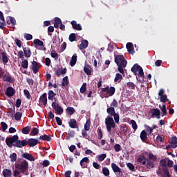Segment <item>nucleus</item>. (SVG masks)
I'll use <instances>...</instances> for the list:
<instances>
[{"instance_id":"obj_1","label":"nucleus","mask_w":177,"mask_h":177,"mask_svg":"<svg viewBox=\"0 0 177 177\" xmlns=\"http://www.w3.org/2000/svg\"><path fill=\"white\" fill-rule=\"evenodd\" d=\"M6 144L8 147H17L18 149H21V147H24L25 146H30V147H34V146H37L38 145V140L35 138H30L27 140H19L18 135H14L12 137H8L6 139Z\"/></svg>"},{"instance_id":"obj_2","label":"nucleus","mask_w":177,"mask_h":177,"mask_svg":"<svg viewBox=\"0 0 177 177\" xmlns=\"http://www.w3.org/2000/svg\"><path fill=\"white\" fill-rule=\"evenodd\" d=\"M105 125L109 133L111 134V130L115 129V122H114V119L111 116H107L105 119Z\"/></svg>"},{"instance_id":"obj_3","label":"nucleus","mask_w":177,"mask_h":177,"mask_svg":"<svg viewBox=\"0 0 177 177\" xmlns=\"http://www.w3.org/2000/svg\"><path fill=\"white\" fill-rule=\"evenodd\" d=\"M106 113L109 114L108 117H113L114 121L116 124L120 122V115L115 113V109L113 106L107 105Z\"/></svg>"},{"instance_id":"obj_4","label":"nucleus","mask_w":177,"mask_h":177,"mask_svg":"<svg viewBox=\"0 0 177 177\" xmlns=\"http://www.w3.org/2000/svg\"><path fill=\"white\" fill-rule=\"evenodd\" d=\"M15 168L20 171L21 174H26L28 171V162L24 160L15 165Z\"/></svg>"},{"instance_id":"obj_5","label":"nucleus","mask_w":177,"mask_h":177,"mask_svg":"<svg viewBox=\"0 0 177 177\" xmlns=\"http://www.w3.org/2000/svg\"><path fill=\"white\" fill-rule=\"evenodd\" d=\"M115 63L117 66H122L123 67H127L128 62L125 59L124 55H118L115 56Z\"/></svg>"},{"instance_id":"obj_6","label":"nucleus","mask_w":177,"mask_h":177,"mask_svg":"<svg viewBox=\"0 0 177 177\" xmlns=\"http://www.w3.org/2000/svg\"><path fill=\"white\" fill-rule=\"evenodd\" d=\"M131 70L135 75H136L138 71V74H139L138 77H140V78H143L145 77V73L143 72V68L139 64H134Z\"/></svg>"},{"instance_id":"obj_7","label":"nucleus","mask_w":177,"mask_h":177,"mask_svg":"<svg viewBox=\"0 0 177 177\" xmlns=\"http://www.w3.org/2000/svg\"><path fill=\"white\" fill-rule=\"evenodd\" d=\"M101 92L104 93L106 92L108 96H113L115 93V87L113 86H107L105 88H102L101 89Z\"/></svg>"},{"instance_id":"obj_8","label":"nucleus","mask_w":177,"mask_h":177,"mask_svg":"<svg viewBox=\"0 0 177 177\" xmlns=\"http://www.w3.org/2000/svg\"><path fill=\"white\" fill-rule=\"evenodd\" d=\"M52 107L55 111V113L58 115L63 114V108L62 106H59V104H57L56 102H53L52 103Z\"/></svg>"},{"instance_id":"obj_9","label":"nucleus","mask_w":177,"mask_h":177,"mask_svg":"<svg viewBox=\"0 0 177 177\" xmlns=\"http://www.w3.org/2000/svg\"><path fill=\"white\" fill-rule=\"evenodd\" d=\"M3 81H4V82H10V84H15V82L16 81L15 80V78L12 77V76L10 75V74H5L3 76Z\"/></svg>"},{"instance_id":"obj_10","label":"nucleus","mask_w":177,"mask_h":177,"mask_svg":"<svg viewBox=\"0 0 177 177\" xmlns=\"http://www.w3.org/2000/svg\"><path fill=\"white\" fill-rule=\"evenodd\" d=\"M151 113H152V115L151 117H156L158 120H160L161 118V111L158 109H151Z\"/></svg>"},{"instance_id":"obj_11","label":"nucleus","mask_w":177,"mask_h":177,"mask_svg":"<svg viewBox=\"0 0 177 177\" xmlns=\"http://www.w3.org/2000/svg\"><path fill=\"white\" fill-rule=\"evenodd\" d=\"M165 91L164 89H160L158 93V96H160V100L162 103H165L168 100V97L167 95H164Z\"/></svg>"},{"instance_id":"obj_12","label":"nucleus","mask_w":177,"mask_h":177,"mask_svg":"<svg viewBox=\"0 0 177 177\" xmlns=\"http://www.w3.org/2000/svg\"><path fill=\"white\" fill-rule=\"evenodd\" d=\"M16 93V91H15V88L12 86H9L7 88L5 95L8 96V97H12Z\"/></svg>"},{"instance_id":"obj_13","label":"nucleus","mask_w":177,"mask_h":177,"mask_svg":"<svg viewBox=\"0 0 177 177\" xmlns=\"http://www.w3.org/2000/svg\"><path fill=\"white\" fill-rule=\"evenodd\" d=\"M39 103H42L44 107L48 104V95L46 93H43L42 95H41L39 98Z\"/></svg>"},{"instance_id":"obj_14","label":"nucleus","mask_w":177,"mask_h":177,"mask_svg":"<svg viewBox=\"0 0 177 177\" xmlns=\"http://www.w3.org/2000/svg\"><path fill=\"white\" fill-rule=\"evenodd\" d=\"M32 71L34 74H37L39 71V65L37 62H32Z\"/></svg>"},{"instance_id":"obj_15","label":"nucleus","mask_w":177,"mask_h":177,"mask_svg":"<svg viewBox=\"0 0 177 177\" xmlns=\"http://www.w3.org/2000/svg\"><path fill=\"white\" fill-rule=\"evenodd\" d=\"M66 73H67V68H59L56 69L55 74L56 75L57 77H60V75H64Z\"/></svg>"},{"instance_id":"obj_16","label":"nucleus","mask_w":177,"mask_h":177,"mask_svg":"<svg viewBox=\"0 0 177 177\" xmlns=\"http://www.w3.org/2000/svg\"><path fill=\"white\" fill-rule=\"evenodd\" d=\"M68 125L70 128H72V129H79L78 124L77 123V120L75 119H71L68 122Z\"/></svg>"},{"instance_id":"obj_17","label":"nucleus","mask_w":177,"mask_h":177,"mask_svg":"<svg viewBox=\"0 0 177 177\" xmlns=\"http://www.w3.org/2000/svg\"><path fill=\"white\" fill-rule=\"evenodd\" d=\"M71 24L72 25L73 30H77V31H81L82 30V26H81V24H77V21H72Z\"/></svg>"},{"instance_id":"obj_18","label":"nucleus","mask_w":177,"mask_h":177,"mask_svg":"<svg viewBox=\"0 0 177 177\" xmlns=\"http://www.w3.org/2000/svg\"><path fill=\"white\" fill-rule=\"evenodd\" d=\"M24 50V55L25 57H27L28 59L29 57H31V49L30 47H23Z\"/></svg>"},{"instance_id":"obj_19","label":"nucleus","mask_w":177,"mask_h":177,"mask_svg":"<svg viewBox=\"0 0 177 177\" xmlns=\"http://www.w3.org/2000/svg\"><path fill=\"white\" fill-rule=\"evenodd\" d=\"M88 162H89V158L84 157L80 160V165L82 168H86Z\"/></svg>"},{"instance_id":"obj_20","label":"nucleus","mask_w":177,"mask_h":177,"mask_svg":"<svg viewBox=\"0 0 177 177\" xmlns=\"http://www.w3.org/2000/svg\"><path fill=\"white\" fill-rule=\"evenodd\" d=\"M22 157L23 158H26V160H28V161H35L34 156L28 153H23Z\"/></svg>"},{"instance_id":"obj_21","label":"nucleus","mask_w":177,"mask_h":177,"mask_svg":"<svg viewBox=\"0 0 177 177\" xmlns=\"http://www.w3.org/2000/svg\"><path fill=\"white\" fill-rule=\"evenodd\" d=\"M55 96H56V93L53 92V91L52 90L48 91V100H55V102H56V97H55Z\"/></svg>"},{"instance_id":"obj_22","label":"nucleus","mask_w":177,"mask_h":177,"mask_svg":"<svg viewBox=\"0 0 177 177\" xmlns=\"http://www.w3.org/2000/svg\"><path fill=\"white\" fill-rule=\"evenodd\" d=\"M111 168L115 174H117V172H119V174H121L122 172L121 171V169L114 162L111 163Z\"/></svg>"},{"instance_id":"obj_23","label":"nucleus","mask_w":177,"mask_h":177,"mask_svg":"<svg viewBox=\"0 0 177 177\" xmlns=\"http://www.w3.org/2000/svg\"><path fill=\"white\" fill-rule=\"evenodd\" d=\"M88 45H89V42H88V40L83 39L80 45V49H86V48H88Z\"/></svg>"},{"instance_id":"obj_24","label":"nucleus","mask_w":177,"mask_h":177,"mask_svg":"<svg viewBox=\"0 0 177 177\" xmlns=\"http://www.w3.org/2000/svg\"><path fill=\"white\" fill-rule=\"evenodd\" d=\"M78 56H77V53L73 54L70 61V64L71 67H74L75 64H77V59Z\"/></svg>"},{"instance_id":"obj_25","label":"nucleus","mask_w":177,"mask_h":177,"mask_svg":"<svg viewBox=\"0 0 177 177\" xmlns=\"http://www.w3.org/2000/svg\"><path fill=\"white\" fill-rule=\"evenodd\" d=\"M147 132H146L145 130H143L140 133V138L142 142H146V140H147Z\"/></svg>"},{"instance_id":"obj_26","label":"nucleus","mask_w":177,"mask_h":177,"mask_svg":"<svg viewBox=\"0 0 177 177\" xmlns=\"http://www.w3.org/2000/svg\"><path fill=\"white\" fill-rule=\"evenodd\" d=\"M2 174H3V176L4 177H12V171H10V169H4L3 170Z\"/></svg>"},{"instance_id":"obj_27","label":"nucleus","mask_w":177,"mask_h":177,"mask_svg":"<svg viewBox=\"0 0 177 177\" xmlns=\"http://www.w3.org/2000/svg\"><path fill=\"white\" fill-rule=\"evenodd\" d=\"M169 143L172 145L173 149H176L177 147V138L176 136L172 137L169 140Z\"/></svg>"},{"instance_id":"obj_28","label":"nucleus","mask_w":177,"mask_h":177,"mask_svg":"<svg viewBox=\"0 0 177 177\" xmlns=\"http://www.w3.org/2000/svg\"><path fill=\"white\" fill-rule=\"evenodd\" d=\"M39 139H41V140H46V142H50L52 140V137L50 135H44V136H40Z\"/></svg>"},{"instance_id":"obj_29","label":"nucleus","mask_w":177,"mask_h":177,"mask_svg":"<svg viewBox=\"0 0 177 177\" xmlns=\"http://www.w3.org/2000/svg\"><path fill=\"white\" fill-rule=\"evenodd\" d=\"M30 131H31V127L30 126H26L21 129V132L24 135H28L30 133Z\"/></svg>"},{"instance_id":"obj_30","label":"nucleus","mask_w":177,"mask_h":177,"mask_svg":"<svg viewBox=\"0 0 177 177\" xmlns=\"http://www.w3.org/2000/svg\"><path fill=\"white\" fill-rule=\"evenodd\" d=\"M9 19L7 20L6 23L7 24H8V26H10V24H11L12 26H15L16 25V19H15V17H8Z\"/></svg>"},{"instance_id":"obj_31","label":"nucleus","mask_w":177,"mask_h":177,"mask_svg":"<svg viewBox=\"0 0 177 177\" xmlns=\"http://www.w3.org/2000/svg\"><path fill=\"white\" fill-rule=\"evenodd\" d=\"M147 168L148 169H151V168H154V162L150 160L149 159H147Z\"/></svg>"},{"instance_id":"obj_32","label":"nucleus","mask_w":177,"mask_h":177,"mask_svg":"<svg viewBox=\"0 0 177 177\" xmlns=\"http://www.w3.org/2000/svg\"><path fill=\"white\" fill-rule=\"evenodd\" d=\"M159 108L160 109L162 114V117H164V115H167V106L165 104H163L162 106L161 105H159Z\"/></svg>"},{"instance_id":"obj_33","label":"nucleus","mask_w":177,"mask_h":177,"mask_svg":"<svg viewBox=\"0 0 177 177\" xmlns=\"http://www.w3.org/2000/svg\"><path fill=\"white\" fill-rule=\"evenodd\" d=\"M38 133H39V129L37 127H33L30 135V136H36V135H38Z\"/></svg>"},{"instance_id":"obj_34","label":"nucleus","mask_w":177,"mask_h":177,"mask_svg":"<svg viewBox=\"0 0 177 177\" xmlns=\"http://www.w3.org/2000/svg\"><path fill=\"white\" fill-rule=\"evenodd\" d=\"M62 24V19L59 17H55V22H54V27L55 28H59V25Z\"/></svg>"},{"instance_id":"obj_35","label":"nucleus","mask_w":177,"mask_h":177,"mask_svg":"<svg viewBox=\"0 0 177 177\" xmlns=\"http://www.w3.org/2000/svg\"><path fill=\"white\" fill-rule=\"evenodd\" d=\"M23 115V113L21 112H16L15 114V121H20V120H21V117Z\"/></svg>"},{"instance_id":"obj_36","label":"nucleus","mask_w":177,"mask_h":177,"mask_svg":"<svg viewBox=\"0 0 177 177\" xmlns=\"http://www.w3.org/2000/svg\"><path fill=\"white\" fill-rule=\"evenodd\" d=\"M21 67L25 69L28 68V60L23 59L22 62H21Z\"/></svg>"},{"instance_id":"obj_37","label":"nucleus","mask_w":177,"mask_h":177,"mask_svg":"<svg viewBox=\"0 0 177 177\" xmlns=\"http://www.w3.org/2000/svg\"><path fill=\"white\" fill-rule=\"evenodd\" d=\"M1 56H2V60L4 63L6 64L9 62V58H8V55H6V53L2 52Z\"/></svg>"},{"instance_id":"obj_38","label":"nucleus","mask_w":177,"mask_h":177,"mask_svg":"<svg viewBox=\"0 0 177 177\" xmlns=\"http://www.w3.org/2000/svg\"><path fill=\"white\" fill-rule=\"evenodd\" d=\"M68 40L70 42H74V41H77V35L75 33H71L68 37Z\"/></svg>"},{"instance_id":"obj_39","label":"nucleus","mask_w":177,"mask_h":177,"mask_svg":"<svg viewBox=\"0 0 177 177\" xmlns=\"http://www.w3.org/2000/svg\"><path fill=\"white\" fill-rule=\"evenodd\" d=\"M121 80H122V75L116 73L114 79L115 82H121Z\"/></svg>"},{"instance_id":"obj_40","label":"nucleus","mask_w":177,"mask_h":177,"mask_svg":"<svg viewBox=\"0 0 177 177\" xmlns=\"http://www.w3.org/2000/svg\"><path fill=\"white\" fill-rule=\"evenodd\" d=\"M10 158L11 162H15L17 160V154L16 153H12L11 155H10Z\"/></svg>"},{"instance_id":"obj_41","label":"nucleus","mask_w":177,"mask_h":177,"mask_svg":"<svg viewBox=\"0 0 177 177\" xmlns=\"http://www.w3.org/2000/svg\"><path fill=\"white\" fill-rule=\"evenodd\" d=\"M33 42L37 46H44V41H41L39 39H35Z\"/></svg>"},{"instance_id":"obj_42","label":"nucleus","mask_w":177,"mask_h":177,"mask_svg":"<svg viewBox=\"0 0 177 177\" xmlns=\"http://www.w3.org/2000/svg\"><path fill=\"white\" fill-rule=\"evenodd\" d=\"M102 173L104 176H110V170L107 167L102 168Z\"/></svg>"},{"instance_id":"obj_43","label":"nucleus","mask_w":177,"mask_h":177,"mask_svg":"<svg viewBox=\"0 0 177 177\" xmlns=\"http://www.w3.org/2000/svg\"><path fill=\"white\" fill-rule=\"evenodd\" d=\"M89 129H91V120H88L84 124V130L88 131Z\"/></svg>"},{"instance_id":"obj_44","label":"nucleus","mask_w":177,"mask_h":177,"mask_svg":"<svg viewBox=\"0 0 177 177\" xmlns=\"http://www.w3.org/2000/svg\"><path fill=\"white\" fill-rule=\"evenodd\" d=\"M66 85H68V77L67 76H65L62 79V86H66Z\"/></svg>"},{"instance_id":"obj_45","label":"nucleus","mask_w":177,"mask_h":177,"mask_svg":"<svg viewBox=\"0 0 177 177\" xmlns=\"http://www.w3.org/2000/svg\"><path fill=\"white\" fill-rule=\"evenodd\" d=\"M127 86L129 88V89H132V90L135 89V88L136 87V85L135 84V83L131 82H127Z\"/></svg>"},{"instance_id":"obj_46","label":"nucleus","mask_w":177,"mask_h":177,"mask_svg":"<svg viewBox=\"0 0 177 177\" xmlns=\"http://www.w3.org/2000/svg\"><path fill=\"white\" fill-rule=\"evenodd\" d=\"M130 122L131 124V127L133 131H136L138 129V124H136V121H135L134 120H131Z\"/></svg>"},{"instance_id":"obj_47","label":"nucleus","mask_w":177,"mask_h":177,"mask_svg":"<svg viewBox=\"0 0 177 177\" xmlns=\"http://www.w3.org/2000/svg\"><path fill=\"white\" fill-rule=\"evenodd\" d=\"M66 111H68V114H70V115H73V114H74V113H75V109H74V107H68L66 109Z\"/></svg>"},{"instance_id":"obj_48","label":"nucleus","mask_w":177,"mask_h":177,"mask_svg":"<svg viewBox=\"0 0 177 177\" xmlns=\"http://www.w3.org/2000/svg\"><path fill=\"white\" fill-rule=\"evenodd\" d=\"M97 132L98 133V139H102L103 138V132L102 131V127H99Z\"/></svg>"},{"instance_id":"obj_49","label":"nucleus","mask_w":177,"mask_h":177,"mask_svg":"<svg viewBox=\"0 0 177 177\" xmlns=\"http://www.w3.org/2000/svg\"><path fill=\"white\" fill-rule=\"evenodd\" d=\"M127 167L129 168V169H130V171H132V172H135V165H133V164L129 162L127 163Z\"/></svg>"},{"instance_id":"obj_50","label":"nucleus","mask_w":177,"mask_h":177,"mask_svg":"<svg viewBox=\"0 0 177 177\" xmlns=\"http://www.w3.org/2000/svg\"><path fill=\"white\" fill-rule=\"evenodd\" d=\"M160 162L161 167H162L163 171H164V168H168L167 167V160H165V159H162Z\"/></svg>"},{"instance_id":"obj_51","label":"nucleus","mask_w":177,"mask_h":177,"mask_svg":"<svg viewBox=\"0 0 177 177\" xmlns=\"http://www.w3.org/2000/svg\"><path fill=\"white\" fill-rule=\"evenodd\" d=\"M125 67L127 66H122V65L118 66V70L119 73H120V74H122L123 75L124 74H125V71H124V68H125Z\"/></svg>"},{"instance_id":"obj_52","label":"nucleus","mask_w":177,"mask_h":177,"mask_svg":"<svg viewBox=\"0 0 177 177\" xmlns=\"http://www.w3.org/2000/svg\"><path fill=\"white\" fill-rule=\"evenodd\" d=\"M1 125L2 131L5 132V131L8 129V124L5 122H1Z\"/></svg>"},{"instance_id":"obj_53","label":"nucleus","mask_w":177,"mask_h":177,"mask_svg":"<svg viewBox=\"0 0 177 177\" xmlns=\"http://www.w3.org/2000/svg\"><path fill=\"white\" fill-rule=\"evenodd\" d=\"M24 96H26V99H31V95L30 94V91L28 90L25 89L24 90Z\"/></svg>"},{"instance_id":"obj_54","label":"nucleus","mask_w":177,"mask_h":177,"mask_svg":"<svg viewBox=\"0 0 177 177\" xmlns=\"http://www.w3.org/2000/svg\"><path fill=\"white\" fill-rule=\"evenodd\" d=\"M86 91V83H84L80 88V93H85Z\"/></svg>"},{"instance_id":"obj_55","label":"nucleus","mask_w":177,"mask_h":177,"mask_svg":"<svg viewBox=\"0 0 177 177\" xmlns=\"http://www.w3.org/2000/svg\"><path fill=\"white\" fill-rule=\"evenodd\" d=\"M163 174L166 177H171V174H169V170L168 169V168L165 167L163 169Z\"/></svg>"},{"instance_id":"obj_56","label":"nucleus","mask_w":177,"mask_h":177,"mask_svg":"<svg viewBox=\"0 0 177 177\" xmlns=\"http://www.w3.org/2000/svg\"><path fill=\"white\" fill-rule=\"evenodd\" d=\"M113 149L115 151L118 153V151H121V145H120V144H116L114 145Z\"/></svg>"},{"instance_id":"obj_57","label":"nucleus","mask_w":177,"mask_h":177,"mask_svg":"<svg viewBox=\"0 0 177 177\" xmlns=\"http://www.w3.org/2000/svg\"><path fill=\"white\" fill-rule=\"evenodd\" d=\"M111 107H118V102H117L115 99H113L111 103Z\"/></svg>"},{"instance_id":"obj_58","label":"nucleus","mask_w":177,"mask_h":177,"mask_svg":"<svg viewBox=\"0 0 177 177\" xmlns=\"http://www.w3.org/2000/svg\"><path fill=\"white\" fill-rule=\"evenodd\" d=\"M18 57L21 59V60H24V53L23 50L18 51Z\"/></svg>"},{"instance_id":"obj_59","label":"nucleus","mask_w":177,"mask_h":177,"mask_svg":"<svg viewBox=\"0 0 177 177\" xmlns=\"http://www.w3.org/2000/svg\"><path fill=\"white\" fill-rule=\"evenodd\" d=\"M84 71L87 75H91V74H92V71H91V69H89V68L86 66H84Z\"/></svg>"},{"instance_id":"obj_60","label":"nucleus","mask_w":177,"mask_h":177,"mask_svg":"<svg viewBox=\"0 0 177 177\" xmlns=\"http://www.w3.org/2000/svg\"><path fill=\"white\" fill-rule=\"evenodd\" d=\"M24 38L26 39V41H31L32 39V35L31 34H25Z\"/></svg>"},{"instance_id":"obj_61","label":"nucleus","mask_w":177,"mask_h":177,"mask_svg":"<svg viewBox=\"0 0 177 177\" xmlns=\"http://www.w3.org/2000/svg\"><path fill=\"white\" fill-rule=\"evenodd\" d=\"M149 160H152V161H157V157H156V156L151 153H149Z\"/></svg>"},{"instance_id":"obj_62","label":"nucleus","mask_w":177,"mask_h":177,"mask_svg":"<svg viewBox=\"0 0 177 177\" xmlns=\"http://www.w3.org/2000/svg\"><path fill=\"white\" fill-rule=\"evenodd\" d=\"M106 157H107V155H106V153H102L101 155H99L98 160L99 161H104Z\"/></svg>"},{"instance_id":"obj_63","label":"nucleus","mask_w":177,"mask_h":177,"mask_svg":"<svg viewBox=\"0 0 177 177\" xmlns=\"http://www.w3.org/2000/svg\"><path fill=\"white\" fill-rule=\"evenodd\" d=\"M82 135L83 138H85V139H89V136L88 135V133L86 132V130H82Z\"/></svg>"},{"instance_id":"obj_64","label":"nucleus","mask_w":177,"mask_h":177,"mask_svg":"<svg viewBox=\"0 0 177 177\" xmlns=\"http://www.w3.org/2000/svg\"><path fill=\"white\" fill-rule=\"evenodd\" d=\"M51 55V57H53V59H57L59 55L57 54V53H56V51L53 50L50 53Z\"/></svg>"}]
</instances>
